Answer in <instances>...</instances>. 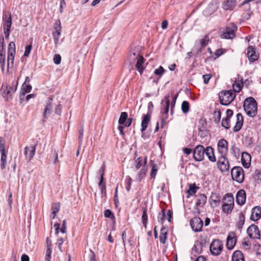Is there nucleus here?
<instances>
[{
	"label": "nucleus",
	"instance_id": "obj_30",
	"mask_svg": "<svg viewBox=\"0 0 261 261\" xmlns=\"http://www.w3.org/2000/svg\"><path fill=\"white\" fill-rule=\"evenodd\" d=\"M150 115H151L150 114L148 113L143 117L142 122H141V131L142 132H143L146 130V129L147 127L148 124L149 123V122L150 121Z\"/></svg>",
	"mask_w": 261,
	"mask_h": 261
},
{
	"label": "nucleus",
	"instance_id": "obj_41",
	"mask_svg": "<svg viewBox=\"0 0 261 261\" xmlns=\"http://www.w3.org/2000/svg\"><path fill=\"white\" fill-rule=\"evenodd\" d=\"M144 165H145L147 163V158L145 157L144 159ZM147 172V169L145 168V166L140 170V171L138 172V176L139 180H141L144 175L146 174Z\"/></svg>",
	"mask_w": 261,
	"mask_h": 261
},
{
	"label": "nucleus",
	"instance_id": "obj_44",
	"mask_svg": "<svg viewBox=\"0 0 261 261\" xmlns=\"http://www.w3.org/2000/svg\"><path fill=\"white\" fill-rule=\"evenodd\" d=\"M224 199L227 202L225 203L231 204L234 205V198L231 193H227L225 194Z\"/></svg>",
	"mask_w": 261,
	"mask_h": 261
},
{
	"label": "nucleus",
	"instance_id": "obj_7",
	"mask_svg": "<svg viewBox=\"0 0 261 261\" xmlns=\"http://www.w3.org/2000/svg\"><path fill=\"white\" fill-rule=\"evenodd\" d=\"M223 248V242L219 240H214L210 245V251L213 255H218L222 252Z\"/></svg>",
	"mask_w": 261,
	"mask_h": 261
},
{
	"label": "nucleus",
	"instance_id": "obj_48",
	"mask_svg": "<svg viewBox=\"0 0 261 261\" xmlns=\"http://www.w3.org/2000/svg\"><path fill=\"white\" fill-rule=\"evenodd\" d=\"M127 114L126 112H122L121 113L118 123L120 125L124 124L127 118Z\"/></svg>",
	"mask_w": 261,
	"mask_h": 261
},
{
	"label": "nucleus",
	"instance_id": "obj_56",
	"mask_svg": "<svg viewBox=\"0 0 261 261\" xmlns=\"http://www.w3.org/2000/svg\"><path fill=\"white\" fill-rule=\"evenodd\" d=\"M51 252L52 249H46L44 261H50Z\"/></svg>",
	"mask_w": 261,
	"mask_h": 261
},
{
	"label": "nucleus",
	"instance_id": "obj_39",
	"mask_svg": "<svg viewBox=\"0 0 261 261\" xmlns=\"http://www.w3.org/2000/svg\"><path fill=\"white\" fill-rule=\"evenodd\" d=\"M243 86V83L242 81H236L232 85V87H233V91L235 92H239L241 91Z\"/></svg>",
	"mask_w": 261,
	"mask_h": 261
},
{
	"label": "nucleus",
	"instance_id": "obj_26",
	"mask_svg": "<svg viewBox=\"0 0 261 261\" xmlns=\"http://www.w3.org/2000/svg\"><path fill=\"white\" fill-rule=\"evenodd\" d=\"M251 155L247 152H243L242 154V163L245 168H248L250 165Z\"/></svg>",
	"mask_w": 261,
	"mask_h": 261
},
{
	"label": "nucleus",
	"instance_id": "obj_45",
	"mask_svg": "<svg viewBox=\"0 0 261 261\" xmlns=\"http://www.w3.org/2000/svg\"><path fill=\"white\" fill-rule=\"evenodd\" d=\"M233 208V205L231 204L224 203L222 205V211L227 214L230 213Z\"/></svg>",
	"mask_w": 261,
	"mask_h": 261
},
{
	"label": "nucleus",
	"instance_id": "obj_19",
	"mask_svg": "<svg viewBox=\"0 0 261 261\" xmlns=\"http://www.w3.org/2000/svg\"><path fill=\"white\" fill-rule=\"evenodd\" d=\"M226 117L222 119L221 125L226 129L230 127V119L233 115V111L230 109L227 110L226 112Z\"/></svg>",
	"mask_w": 261,
	"mask_h": 261
},
{
	"label": "nucleus",
	"instance_id": "obj_38",
	"mask_svg": "<svg viewBox=\"0 0 261 261\" xmlns=\"http://www.w3.org/2000/svg\"><path fill=\"white\" fill-rule=\"evenodd\" d=\"M239 220L237 223V226L239 229H241L245 222V217L242 212L239 213Z\"/></svg>",
	"mask_w": 261,
	"mask_h": 261
},
{
	"label": "nucleus",
	"instance_id": "obj_20",
	"mask_svg": "<svg viewBox=\"0 0 261 261\" xmlns=\"http://www.w3.org/2000/svg\"><path fill=\"white\" fill-rule=\"evenodd\" d=\"M36 146L37 144L34 146H26L24 148V154L29 161H30L35 155Z\"/></svg>",
	"mask_w": 261,
	"mask_h": 261
},
{
	"label": "nucleus",
	"instance_id": "obj_34",
	"mask_svg": "<svg viewBox=\"0 0 261 261\" xmlns=\"http://www.w3.org/2000/svg\"><path fill=\"white\" fill-rule=\"evenodd\" d=\"M167 229L165 227H162L159 237L160 241L162 244H165L167 239Z\"/></svg>",
	"mask_w": 261,
	"mask_h": 261
},
{
	"label": "nucleus",
	"instance_id": "obj_18",
	"mask_svg": "<svg viewBox=\"0 0 261 261\" xmlns=\"http://www.w3.org/2000/svg\"><path fill=\"white\" fill-rule=\"evenodd\" d=\"M237 242V238L233 232H230L227 238L226 247L228 250L232 249Z\"/></svg>",
	"mask_w": 261,
	"mask_h": 261
},
{
	"label": "nucleus",
	"instance_id": "obj_2",
	"mask_svg": "<svg viewBox=\"0 0 261 261\" xmlns=\"http://www.w3.org/2000/svg\"><path fill=\"white\" fill-rule=\"evenodd\" d=\"M17 83L13 82L11 85L8 86L7 83H3L0 90L3 97L7 100L11 99L17 90Z\"/></svg>",
	"mask_w": 261,
	"mask_h": 261
},
{
	"label": "nucleus",
	"instance_id": "obj_28",
	"mask_svg": "<svg viewBox=\"0 0 261 261\" xmlns=\"http://www.w3.org/2000/svg\"><path fill=\"white\" fill-rule=\"evenodd\" d=\"M236 0H226L223 3V8L226 10H232L236 6Z\"/></svg>",
	"mask_w": 261,
	"mask_h": 261
},
{
	"label": "nucleus",
	"instance_id": "obj_17",
	"mask_svg": "<svg viewBox=\"0 0 261 261\" xmlns=\"http://www.w3.org/2000/svg\"><path fill=\"white\" fill-rule=\"evenodd\" d=\"M55 31L53 33V35L55 43H58L61 33V24L60 20H58L55 22L54 27Z\"/></svg>",
	"mask_w": 261,
	"mask_h": 261
},
{
	"label": "nucleus",
	"instance_id": "obj_27",
	"mask_svg": "<svg viewBox=\"0 0 261 261\" xmlns=\"http://www.w3.org/2000/svg\"><path fill=\"white\" fill-rule=\"evenodd\" d=\"M32 90V86L30 84L23 83L22 85L21 91L19 94V98L21 100L23 99V97L26 93H29Z\"/></svg>",
	"mask_w": 261,
	"mask_h": 261
},
{
	"label": "nucleus",
	"instance_id": "obj_16",
	"mask_svg": "<svg viewBox=\"0 0 261 261\" xmlns=\"http://www.w3.org/2000/svg\"><path fill=\"white\" fill-rule=\"evenodd\" d=\"M247 233L252 239H257L260 237L258 228L255 224H252L248 228Z\"/></svg>",
	"mask_w": 261,
	"mask_h": 261
},
{
	"label": "nucleus",
	"instance_id": "obj_6",
	"mask_svg": "<svg viewBox=\"0 0 261 261\" xmlns=\"http://www.w3.org/2000/svg\"><path fill=\"white\" fill-rule=\"evenodd\" d=\"M231 174L233 180L242 183L244 179V171L242 167L236 166L231 169Z\"/></svg>",
	"mask_w": 261,
	"mask_h": 261
},
{
	"label": "nucleus",
	"instance_id": "obj_59",
	"mask_svg": "<svg viewBox=\"0 0 261 261\" xmlns=\"http://www.w3.org/2000/svg\"><path fill=\"white\" fill-rule=\"evenodd\" d=\"M61 57L60 55L56 54L54 56L53 61L55 64H59L61 63Z\"/></svg>",
	"mask_w": 261,
	"mask_h": 261
},
{
	"label": "nucleus",
	"instance_id": "obj_37",
	"mask_svg": "<svg viewBox=\"0 0 261 261\" xmlns=\"http://www.w3.org/2000/svg\"><path fill=\"white\" fill-rule=\"evenodd\" d=\"M6 63V52L3 51L0 52V64L2 69V72L4 73L5 66Z\"/></svg>",
	"mask_w": 261,
	"mask_h": 261
},
{
	"label": "nucleus",
	"instance_id": "obj_40",
	"mask_svg": "<svg viewBox=\"0 0 261 261\" xmlns=\"http://www.w3.org/2000/svg\"><path fill=\"white\" fill-rule=\"evenodd\" d=\"M150 164L151 166V172H150V177L151 178H154L156 174V172H157V171L158 169V166H157L156 164L154 163V162L152 160H151L150 161Z\"/></svg>",
	"mask_w": 261,
	"mask_h": 261
},
{
	"label": "nucleus",
	"instance_id": "obj_57",
	"mask_svg": "<svg viewBox=\"0 0 261 261\" xmlns=\"http://www.w3.org/2000/svg\"><path fill=\"white\" fill-rule=\"evenodd\" d=\"M6 52L5 51V43L4 42V38L3 36H0V52Z\"/></svg>",
	"mask_w": 261,
	"mask_h": 261
},
{
	"label": "nucleus",
	"instance_id": "obj_55",
	"mask_svg": "<svg viewBox=\"0 0 261 261\" xmlns=\"http://www.w3.org/2000/svg\"><path fill=\"white\" fill-rule=\"evenodd\" d=\"M165 71V70H164V68L160 66L158 68L154 70V73L155 74L161 76L164 74Z\"/></svg>",
	"mask_w": 261,
	"mask_h": 261
},
{
	"label": "nucleus",
	"instance_id": "obj_42",
	"mask_svg": "<svg viewBox=\"0 0 261 261\" xmlns=\"http://www.w3.org/2000/svg\"><path fill=\"white\" fill-rule=\"evenodd\" d=\"M147 210L146 208H143V214L142 216V223L145 227V228L147 227V224L148 222V216H147Z\"/></svg>",
	"mask_w": 261,
	"mask_h": 261
},
{
	"label": "nucleus",
	"instance_id": "obj_32",
	"mask_svg": "<svg viewBox=\"0 0 261 261\" xmlns=\"http://www.w3.org/2000/svg\"><path fill=\"white\" fill-rule=\"evenodd\" d=\"M206 196L204 194H201L198 195L196 202V206H202L206 203Z\"/></svg>",
	"mask_w": 261,
	"mask_h": 261
},
{
	"label": "nucleus",
	"instance_id": "obj_24",
	"mask_svg": "<svg viewBox=\"0 0 261 261\" xmlns=\"http://www.w3.org/2000/svg\"><path fill=\"white\" fill-rule=\"evenodd\" d=\"M236 117L237 121L235 126L233 128L234 132H237L241 129L244 122L243 116L241 113H238Z\"/></svg>",
	"mask_w": 261,
	"mask_h": 261
},
{
	"label": "nucleus",
	"instance_id": "obj_53",
	"mask_svg": "<svg viewBox=\"0 0 261 261\" xmlns=\"http://www.w3.org/2000/svg\"><path fill=\"white\" fill-rule=\"evenodd\" d=\"M84 136V127L82 125L81 126V129L79 130V147H81L82 142H83V138Z\"/></svg>",
	"mask_w": 261,
	"mask_h": 261
},
{
	"label": "nucleus",
	"instance_id": "obj_25",
	"mask_svg": "<svg viewBox=\"0 0 261 261\" xmlns=\"http://www.w3.org/2000/svg\"><path fill=\"white\" fill-rule=\"evenodd\" d=\"M236 200L237 203L242 205L245 203L246 201V193L244 190H239L236 196Z\"/></svg>",
	"mask_w": 261,
	"mask_h": 261
},
{
	"label": "nucleus",
	"instance_id": "obj_46",
	"mask_svg": "<svg viewBox=\"0 0 261 261\" xmlns=\"http://www.w3.org/2000/svg\"><path fill=\"white\" fill-rule=\"evenodd\" d=\"M98 186L101 191V197L102 198L106 196V184L103 181H99Z\"/></svg>",
	"mask_w": 261,
	"mask_h": 261
},
{
	"label": "nucleus",
	"instance_id": "obj_50",
	"mask_svg": "<svg viewBox=\"0 0 261 261\" xmlns=\"http://www.w3.org/2000/svg\"><path fill=\"white\" fill-rule=\"evenodd\" d=\"M142 165V159L141 157L137 158L134 164V167L136 170L139 169Z\"/></svg>",
	"mask_w": 261,
	"mask_h": 261
},
{
	"label": "nucleus",
	"instance_id": "obj_52",
	"mask_svg": "<svg viewBox=\"0 0 261 261\" xmlns=\"http://www.w3.org/2000/svg\"><path fill=\"white\" fill-rule=\"evenodd\" d=\"M197 189L198 188L195 186V184L190 185L189 186V189L187 191V192L189 195L194 194L196 193Z\"/></svg>",
	"mask_w": 261,
	"mask_h": 261
},
{
	"label": "nucleus",
	"instance_id": "obj_61",
	"mask_svg": "<svg viewBox=\"0 0 261 261\" xmlns=\"http://www.w3.org/2000/svg\"><path fill=\"white\" fill-rule=\"evenodd\" d=\"M104 215L107 218H114V215L112 214V212L109 210H107L105 211Z\"/></svg>",
	"mask_w": 261,
	"mask_h": 261
},
{
	"label": "nucleus",
	"instance_id": "obj_47",
	"mask_svg": "<svg viewBox=\"0 0 261 261\" xmlns=\"http://www.w3.org/2000/svg\"><path fill=\"white\" fill-rule=\"evenodd\" d=\"M190 109V105L188 101H184L181 104V110L185 114L187 113Z\"/></svg>",
	"mask_w": 261,
	"mask_h": 261
},
{
	"label": "nucleus",
	"instance_id": "obj_9",
	"mask_svg": "<svg viewBox=\"0 0 261 261\" xmlns=\"http://www.w3.org/2000/svg\"><path fill=\"white\" fill-rule=\"evenodd\" d=\"M169 98V95L166 96L164 99H163L161 102L162 107L164 109L162 118V121L163 123L166 120L168 117V113L170 103V99Z\"/></svg>",
	"mask_w": 261,
	"mask_h": 261
},
{
	"label": "nucleus",
	"instance_id": "obj_8",
	"mask_svg": "<svg viewBox=\"0 0 261 261\" xmlns=\"http://www.w3.org/2000/svg\"><path fill=\"white\" fill-rule=\"evenodd\" d=\"M237 30V27L234 23H231L224 29L221 37L227 39H232L236 36L235 32Z\"/></svg>",
	"mask_w": 261,
	"mask_h": 261
},
{
	"label": "nucleus",
	"instance_id": "obj_14",
	"mask_svg": "<svg viewBox=\"0 0 261 261\" xmlns=\"http://www.w3.org/2000/svg\"><path fill=\"white\" fill-rule=\"evenodd\" d=\"M247 58L250 63L255 62L258 59V55L256 53L255 49L253 46H249L247 49Z\"/></svg>",
	"mask_w": 261,
	"mask_h": 261
},
{
	"label": "nucleus",
	"instance_id": "obj_63",
	"mask_svg": "<svg viewBox=\"0 0 261 261\" xmlns=\"http://www.w3.org/2000/svg\"><path fill=\"white\" fill-rule=\"evenodd\" d=\"M62 113V106L60 103H59L56 109H55V113L57 115H60Z\"/></svg>",
	"mask_w": 261,
	"mask_h": 261
},
{
	"label": "nucleus",
	"instance_id": "obj_64",
	"mask_svg": "<svg viewBox=\"0 0 261 261\" xmlns=\"http://www.w3.org/2000/svg\"><path fill=\"white\" fill-rule=\"evenodd\" d=\"M203 79L205 84H207L211 78L212 76L211 74H204L203 75Z\"/></svg>",
	"mask_w": 261,
	"mask_h": 261
},
{
	"label": "nucleus",
	"instance_id": "obj_21",
	"mask_svg": "<svg viewBox=\"0 0 261 261\" xmlns=\"http://www.w3.org/2000/svg\"><path fill=\"white\" fill-rule=\"evenodd\" d=\"M142 56L140 55V50L138 47L132 49L129 53L128 60L130 64H133Z\"/></svg>",
	"mask_w": 261,
	"mask_h": 261
},
{
	"label": "nucleus",
	"instance_id": "obj_60",
	"mask_svg": "<svg viewBox=\"0 0 261 261\" xmlns=\"http://www.w3.org/2000/svg\"><path fill=\"white\" fill-rule=\"evenodd\" d=\"M32 48V46L31 44L26 46L25 48L24 56L28 57L30 55V53L31 52Z\"/></svg>",
	"mask_w": 261,
	"mask_h": 261
},
{
	"label": "nucleus",
	"instance_id": "obj_51",
	"mask_svg": "<svg viewBox=\"0 0 261 261\" xmlns=\"http://www.w3.org/2000/svg\"><path fill=\"white\" fill-rule=\"evenodd\" d=\"M105 168H106L105 164L103 163L102 166L101 167V168L99 169V170L98 171V174L100 175L99 181L101 182V181H103V179H104L103 176H104Z\"/></svg>",
	"mask_w": 261,
	"mask_h": 261
},
{
	"label": "nucleus",
	"instance_id": "obj_31",
	"mask_svg": "<svg viewBox=\"0 0 261 261\" xmlns=\"http://www.w3.org/2000/svg\"><path fill=\"white\" fill-rule=\"evenodd\" d=\"M232 261H245L243 253L240 250L235 251L232 256Z\"/></svg>",
	"mask_w": 261,
	"mask_h": 261
},
{
	"label": "nucleus",
	"instance_id": "obj_15",
	"mask_svg": "<svg viewBox=\"0 0 261 261\" xmlns=\"http://www.w3.org/2000/svg\"><path fill=\"white\" fill-rule=\"evenodd\" d=\"M218 150L221 155H226L228 151V142L223 139H220L218 143Z\"/></svg>",
	"mask_w": 261,
	"mask_h": 261
},
{
	"label": "nucleus",
	"instance_id": "obj_62",
	"mask_svg": "<svg viewBox=\"0 0 261 261\" xmlns=\"http://www.w3.org/2000/svg\"><path fill=\"white\" fill-rule=\"evenodd\" d=\"M254 178L255 180H261V171L256 170L255 172Z\"/></svg>",
	"mask_w": 261,
	"mask_h": 261
},
{
	"label": "nucleus",
	"instance_id": "obj_4",
	"mask_svg": "<svg viewBox=\"0 0 261 261\" xmlns=\"http://www.w3.org/2000/svg\"><path fill=\"white\" fill-rule=\"evenodd\" d=\"M3 24L5 38L6 39H8L10 33V29L12 25V17L10 13H3Z\"/></svg>",
	"mask_w": 261,
	"mask_h": 261
},
{
	"label": "nucleus",
	"instance_id": "obj_22",
	"mask_svg": "<svg viewBox=\"0 0 261 261\" xmlns=\"http://www.w3.org/2000/svg\"><path fill=\"white\" fill-rule=\"evenodd\" d=\"M261 218V207L255 206L252 209L251 220L256 221Z\"/></svg>",
	"mask_w": 261,
	"mask_h": 261
},
{
	"label": "nucleus",
	"instance_id": "obj_49",
	"mask_svg": "<svg viewBox=\"0 0 261 261\" xmlns=\"http://www.w3.org/2000/svg\"><path fill=\"white\" fill-rule=\"evenodd\" d=\"M214 119L216 123H219L221 120V111L220 110L216 111L214 113Z\"/></svg>",
	"mask_w": 261,
	"mask_h": 261
},
{
	"label": "nucleus",
	"instance_id": "obj_11",
	"mask_svg": "<svg viewBox=\"0 0 261 261\" xmlns=\"http://www.w3.org/2000/svg\"><path fill=\"white\" fill-rule=\"evenodd\" d=\"M217 165L222 172H226L229 169V163L225 155H221L218 159Z\"/></svg>",
	"mask_w": 261,
	"mask_h": 261
},
{
	"label": "nucleus",
	"instance_id": "obj_54",
	"mask_svg": "<svg viewBox=\"0 0 261 261\" xmlns=\"http://www.w3.org/2000/svg\"><path fill=\"white\" fill-rule=\"evenodd\" d=\"M0 152L4 153L5 151V141L4 138L0 137Z\"/></svg>",
	"mask_w": 261,
	"mask_h": 261
},
{
	"label": "nucleus",
	"instance_id": "obj_23",
	"mask_svg": "<svg viewBox=\"0 0 261 261\" xmlns=\"http://www.w3.org/2000/svg\"><path fill=\"white\" fill-rule=\"evenodd\" d=\"M210 201L211 206L215 207L218 206L221 202L220 195L217 193H212L210 198Z\"/></svg>",
	"mask_w": 261,
	"mask_h": 261
},
{
	"label": "nucleus",
	"instance_id": "obj_3",
	"mask_svg": "<svg viewBox=\"0 0 261 261\" xmlns=\"http://www.w3.org/2000/svg\"><path fill=\"white\" fill-rule=\"evenodd\" d=\"M220 102L224 106H228L235 98L236 94L233 91H222L219 94Z\"/></svg>",
	"mask_w": 261,
	"mask_h": 261
},
{
	"label": "nucleus",
	"instance_id": "obj_36",
	"mask_svg": "<svg viewBox=\"0 0 261 261\" xmlns=\"http://www.w3.org/2000/svg\"><path fill=\"white\" fill-rule=\"evenodd\" d=\"M208 41H209V39H208V37L207 35L205 36L204 38H203L202 39H201L200 40V43L201 47H200V48L199 49H198V50L197 51V55L199 54L202 51V48L205 47L207 45Z\"/></svg>",
	"mask_w": 261,
	"mask_h": 261
},
{
	"label": "nucleus",
	"instance_id": "obj_33",
	"mask_svg": "<svg viewBox=\"0 0 261 261\" xmlns=\"http://www.w3.org/2000/svg\"><path fill=\"white\" fill-rule=\"evenodd\" d=\"M145 60L144 58L142 56L140 57L137 60V63L136 64V67L137 69V70L141 74L144 69L143 66V64L144 63V61Z\"/></svg>",
	"mask_w": 261,
	"mask_h": 261
},
{
	"label": "nucleus",
	"instance_id": "obj_35",
	"mask_svg": "<svg viewBox=\"0 0 261 261\" xmlns=\"http://www.w3.org/2000/svg\"><path fill=\"white\" fill-rule=\"evenodd\" d=\"M60 205L59 203H54L51 205V216L52 219L56 218L57 214L59 212Z\"/></svg>",
	"mask_w": 261,
	"mask_h": 261
},
{
	"label": "nucleus",
	"instance_id": "obj_13",
	"mask_svg": "<svg viewBox=\"0 0 261 261\" xmlns=\"http://www.w3.org/2000/svg\"><path fill=\"white\" fill-rule=\"evenodd\" d=\"M53 98L51 97H48L45 106L43 114V121H45L48 116L50 115L52 112V109L53 108L52 105Z\"/></svg>",
	"mask_w": 261,
	"mask_h": 261
},
{
	"label": "nucleus",
	"instance_id": "obj_10",
	"mask_svg": "<svg viewBox=\"0 0 261 261\" xmlns=\"http://www.w3.org/2000/svg\"><path fill=\"white\" fill-rule=\"evenodd\" d=\"M205 148L202 145H197L193 151V158L196 161H201L204 156Z\"/></svg>",
	"mask_w": 261,
	"mask_h": 261
},
{
	"label": "nucleus",
	"instance_id": "obj_29",
	"mask_svg": "<svg viewBox=\"0 0 261 261\" xmlns=\"http://www.w3.org/2000/svg\"><path fill=\"white\" fill-rule=\"evenodd\" d=\"M205 154H206L210 161L212 162H216V158L214 153L213 148L211 146L206 147L205 148Z\"/></svg>",
	"mask_w": 261,
	"mask_h": 261
},
{
	"label": "nucleus",
	"instance_id": "obj_12",
	"mask_svg": "<svg viewBox=\"0 0 261 261\" xmlns=\"http://www.w3.org/2000/svg\"><path fill=\"white\" fill-rule=\"evenodd\" d=\"M203 224V221L199 217H194L190 220L191 227L195 232L201 231Z\"/></svg>",
	"mask_w": 261,
	"mask_h": 261
},
{
	"label": "nucleus",
	"instance_id": "obj_5",
	"mask_svg": "<svg viewBox=\"0 0 261 261\" xmlns=\"http://www.w3.org/2000/svg\"><path fill=\"white\" fill-rule=\"evenodd\" d=\"M15 44L13 41L9 43L8 49L7 57V71H9L10 69L13 68L14 66V60L15 54Z\"/></svg>",
	"mask_w": 261,
	"mask_h": 261
},
{
	"label": "nucleus",
	"instance_id": "obj_43",
	"mask_svg": "<svg viewBox=\"0 0 261 261\" xmlns=\"http://www.w3.org/2000/svg\"><path fill=\"white\" fill-rule=\"evenodd\" d=\"M1 168L2 170L4 169L7 165V155L6 153H1Z\"/></svg>",
	"mask_w": 261,
	"mask_h": 261
},
{
	"label": "nucleus",
	"instance_id": "obj_1",
	"mask_svg": "<svg viewBox=\"0 0 261 261\" xmlns=\"http://www.w3.org/2000/svg\"><path fill=\"white\" fill-rule=\"evenodd\" d=\"M244 109L246 114L253 117L257 113V102L254 98L249 97L246 98L244 102Z\"/></svg>",
	"mask_w": 261,
	"mask_h": 261
},
{
	"label": "nucleus",
	"instance_id": "obj_58",
	"mask_svg": "<svg viewBox=\"0 0 261 261\" xmlns=\"http://www.w3.org/2000/svg\"><path fill=\"white\" fill-rule=\"evenodd\" d=\"M177 95L173 96L172 98V101L171 102V110H170V113L171 114L173 113V109L175 107L176 100L177 99Z\"/></svg>",
	"mask_w": 261,
	"mask_h": 261
}]
</instances>
